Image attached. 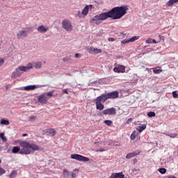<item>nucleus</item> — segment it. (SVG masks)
Instances as JSON below:
<instances>
[{"label": "nucleus", "instance_id": "obj_1", "mask_svg": "<svg viewBox=\"0 0 178 178\" xmlns=\"http://www.w3.org/2000/svg\"><path fill=\"white\" fill-rule=\"evenodd\" d=\"M129 10V6H121L120 7H114L110 11L102 13L99 15L100 22L106 20V19H112L113 20H118L122 19Z\"/></svg>", "mask_w": 178, "mask_h": 178}, {"label": "nucleus", "instance_id": "obj_2", "mask_svg": "<svg viewBox=\"0 0 178 178\" xmlns=\"http://www.w3.org/2000/svg\"><path fill=\"white\" fill-rule=\"evenodd\" d=\"M106 101V99H104V97H102V95H100L97 97L96 99H94L93 102L96 104V109H97V111L104 110V108H105V106H104V104H102V102H105Z\"/></svg>", "mask_w": 178, "mask_h": 178}, {"label": "nucleus", "instance_id": "obj_3", "mask_svg": "<svg viewBox=\"0 0 178 178\" xmlns=\"http://www.w3.org/2000/svg\"><path fill=\"white\" fill-rule=\"evenodd\" d=\"M21 147H22L23 148L21 149V150L19 151V154L25 155H29V154H31L30 143L27 142H23L21 143Z\"/></svg>", "mask_w": 178, "mask_h": 178}, {"label": "nucleus", "instance_id": "obj_4", "mask_svg": "<svg viewBox=\"0 0 178 178\" xmlns=\"http://www.w3.org/2000/svg\"><path fill=\"white\" fill-rule=\"evenodd\" d=\"M102 96L103 99H105L106 101L108 99H115V98H119V92L113 91L107 94H103Z\"/></svg>", "mask_w": 178, "mask_h": 178}, {"label": "nucleus", "instance_id": "obj_5", "mask_svg": "<svg viewBox=\"0 0 178 178\" xmlns=\"http://www.w3.org/2000/svg\"><path fill=\"white\" fill-rule=\"evenodd\" d=\"M62 27L65 30V31H73V24H72V22L69 19H64L62 22Z\"/></svg>", "mask_w": 178, "mask_h": 178}, {"label": "nucleus", "instance_id": "obj_6", "mask_svg": "<svg viewBox=\"0 0 178 178\" xmlns=\"http://www.w3.org/2000/svg\"><path fill=\"white\" fill-rule=\"evenodd\" d=\"M72 159H75L76 161H79V162H88L90 159L80 154H72Z\"/></svg>", "mask_w": 178, "mask_h": 178}, {"label": "nucleus", "instance_id": "obj_7", "mask_svg": "<svg viewBox=\"0 0 178 178\" xmlns=\"http://www.w3.org/2000/svg\"><path fill=\"white\" fill-rule=\"evenodd\" d=\"M63 176L65 178H76L77 177V172H69L67 169H64Z\"/></svg>", "mask_w": 178, "mask_h": 178}, {"label": "nucleus", "instance_id": "obj_8", "mask_svg": "<svg viewBox=\"0 0 178 178\" xmlns=\"http://www.w3.org/2000/svg\"><path fill=\"white\" fill-rule=\"evenodd\" d=\"M49 99V97H47V95H45V93L38 96V101L40 104H47Z\"/></svg>", "mask_w": 178, "mask_h": 178}, {"label": "nucleus", "instance_id": "obj_9", "mask_svg": "<svg viewBox=\"0 0 178 178\" xmlns=\"http://www.w3.org/2000/svg\"><path fill=\"white\" fill-rule=\"evenodd\" d=\"M103 115H116V108L112 107L102 111Z\"/></svg>", "mask_w": 178, "mask_h": 178}, {"label": "nucleus", "instance_id": "obj_10", "mask_svg": "<svg viewBox=\"0 0 178 178\" xmlns=\"http://www.w3.org/2000/svg\"><path fill=\"white\" fill-rule=\"evenodd\" d=\"M27 35V31L23 30L19 31L18 33H17V37L18 40H21V38H26Z\"/></svg>", "mask_w": 178, "mask_h": 178}, {"label": "nucleus", "instance_id": "obj_11", "mask_svg": "<svg viewBox=\"0 0 178 178\" xmlns=\"http://www.w3.org/2000/svg\"><path fill=\"white\" fill-rule=\"evenodd\" d=\"M48 30H49V28L44 25H40L37 28V31H38V33H41L42 34L47 33Z\"/></svg>", "mask_w": 178, "mask_h": 178}, {"label": "nucleus", "instance_id": "obj_12", "mask_svg": "<svg viewBox=\"0 0 178 178\" xmlns=\"http://www.w3.org/2000/svg\"><path fill=\"white\" fill-rule=\"evenodd\" d=\"M126 67L124 65H119L118 67H114L113 70L115 73H124L126 72Z\"/></svg>", "mask_w": 178, "mask_h": 178}, {"label": "nucleus", "instance_id": "obj_13", "mask_svg": "<svg viewBox=\"0 0 178 178\" xmlns=\"http://www.w3.org/2000/svg\"><path fill=\"white\" fill-rule=\"evenodd\" d=\"M140 37L138 36H134L129 39H124L121 42L122 44H127L128 42H134V41L138 40Z\"/></svg>", "mask_w": 178, "mask_h": 178}, {"label": "nucleus", "instance_id": "obj_14", "mask_svg": "<svg viewBox=\"0 0 178 178\" xmlns=\"http://www.w3.org/2000/svg\"><path fill=\"white\" fill-rule=\"evenodd\" d=\"M140 151L136 150L134 152L128 153L126 156L127 159H131V158H134V156H137V155L140 154Z\"/></svg>", "mask_w": 178, "mask_h": 178}, {"label": "nucleus", "instance_id": "obj_15", "mask_svg": "<svg viewBox=\"0 0 178 178\" xmlns=\"http://www.w3.org/2000/svg\"><path fill=\"white\" fill-rule=\"evenodd\" d=\"M38 87L36 85H29L24 87V91H34Z\"/></svg>", "mask_w": 178, "mask_h": 178}, {"label": "nucleus", "instance_id": "obj_16", "mask_svg": "<svg viewBox=\"0 0 178 178\" xmlns=\"http://www.w3.org/2000/svg\"><path fill=\"white\" fill-rule=\"evenodd\" d=\"M91 8H92V5L86 6L82 10V15H83V16H87V15H88V10H90Z\"/></svg>", "mask_w": 178, "mask_h": 178}, {"label": "nucleus", "instance_id": "obj_17", "mask_svg": "<svg viewBox=\"0 0 178 178\" xmlns=\"http://www.w3.org/2000/svg\"><path fill=\"white\" fill-rule=\"evenodd\" d=\"M92 23H95V24H101L102 22L99 18V15H96L92 18Z\"/></svg>", "mask_w": 178, "mask_h": 178}, {"label": "nucleus", "instance_id": "obj_18", "mask_svg": "<svg viewBox=\"0 0 178 178\" xmlns=\"http://www.w3.org/2000/svg\"><path fill=\"white\" fill-rule=\"evenodd\" d=\"M46 133H47V136H50V137H54V136L56 134V131L52 129H47Z\"/></svg>", "mask_w": 178, "mask_h": 178}, {"label": "nucleus", "instance_id": "obj_19", "mask_svg": "<svg viewBox=\"0 0 178 178\" xmlns=\"http://www.w3.org/2000/svg\"><path fill=\"white\" fill-rule=\"evenodd\" d=\"M20 76H22V72H19V70H17V68L15 71L13 72L11 77L12 79H16V77Z\"/></svg>", "mask_w": 178, "mask_h": 178}, {"label": "nucleus", "instance_id": "obj_20", "mask_svg": "<svg viewBox=\"0 0 178 178\" xmlns=\"http://www.w3.org/2000/svg\"><path fill=\"white\" fill-rule=\"evenodd\" d=\"M0 124H3L4 126H9V124H10V122H9V120L2 118L0 120Z\"/></svg>", "mask_w": 178, "mask_h": 178}, {"label": "nucleus", "instance_id": "obj_21", "mask_svg": "<svg viewBox=\"0 0 178 178\" xmlns=\"http://www.w3.org/2000/svg\"><path fill=\"white\" fill-rule=\"evenodd\" d=\"M146 127H147L146 124H143V125L138 127L136 130H138V131H139V133H141L143 130H145Z\"/></svg>", "mask_w": 178, "mask_h": 178}, {"label": "nucleus", "instance_id": "obj_22", "mask_svg": "<svg viewBox=\"0 0 178 178\" xmlns=\"http://www.w3.org/2000/svg\"><path fill=\"white\" fill-rule=\"evenodd\" d=\"M35 69H41L42 67V63L38 61L35 63V65H33Z\"/></svg>", "mask_w": 178, "mask_h": 178}, {"label": "nucleus", "instance_id": "obj_23", "mask_svg": "<svg viewBox=\"0 0 178 178\" xmlns=\"http://www.w3.org/2000/svg\"><path fill=\"white\" fill-rule=\"evenodd\" d=\"M20 151H22V149H20V147L17 146L14 147L12 149L13 154H17V152L20 153Z\"/></svg>", "mask_w": 178, "mask_h": 178}, {"label": "nucleus", "instance_id": "obj_24", "mask_svg": "<svg viewBox=\"0 0 178 178\" xmlns=\"http://www.w3.org/2000/svg\"><path fill=\"white\" fill-rule=\"evenodd\" d=\"M178 0H170L167 2L168 6H172V5H175V3H177Z\"/></svg>", "mask_w": 178, "mask_h": 178}, {"label": "nucleus", "instance_id": "obj_25", "mask_svg": "<svg viewBox=\"0 0 178 178\" xmlns=\"http://www.w3.org/2000/svg\"><path fill=\"white\" fill-rule=\"evenodd\" d=\"M17 70H18V72H27V67L26 66H19Z\"/></svg>", "mask_w": 178, "mask_h": 178}, {"label": "nucleus", "instance_id": "obj_26", "mask_svg": "<svg viewBox=\"0 0 178 178\" xmlns=\"http://www.w3.org/2000/svg\"><path fill=\"white\" fill-rule=\"evenodd\" d=\"M31 151H38V145L34 144H30Z\"/></svg>", "mask_w": 178, "mask_h": 178}, {"label": "nucleus", "instance_id": "obj_27", "mask_svg": "<svg viewBox=\"0 0 178 178\" xmlns=\"http://www.w3.org/2000/svg\"><path fill=\"white\" fill-rule=\"evenodd\" d=\"M102 52V49L94 48L93 49V54L94 55H97V54H101Z\"/></svg>", "mask_w": 178, "mask_h": 178}, {"label": "nucleus", "instance_id": "obj_28", "mask_svg": "<svg viewBox=\"0 0 178 178\" xmlns=\"http://www.w3.org/2000/svg\"><path fill=\"white\" fill-rule=\"evenodd\" d=\"M154 73H155V74H159V73H161V72H162V70L159 69V68H154L153 70Z\"/></svg>", "mask_w": 178, "mask_h": 178}, {"label": "nucleus", "instance_id": "obj_29", "mask_svg": "<svg viewBox=\"0 0 178 178\" xmlns=\"http://www.w3.org/2000/svg\"><path fill=\"white\" fill-rule=\"evenodd\" d=\"M17 175V173L16 172V171H13V172L10 174L9 177H10V178H15V177H16Z\"/></svg>", "mask_w": 178, "mask_h": 178}, {"label": "nucleus", "instance_id": "obj_30", "mask_svg": "<svg viewBox=\"0 0 178 178\" xmlns=\"http://www.w3.org/2000/svg\"><path fill=\"white\" fill-rule=\"evenodd\" d=\"M112 123L113 122L111 120H104V124H106L107 126H111Z\"/></svg>", "mask_w": 178, "mask_h": 178}, {"label": "nucleus", "instance_id": "obj_31", "mask_svg": "<svg viewBox=\"0 0 178 178\" xmlns=\"http://www.w3.org/2000/svg\"><path fill=\"white\" fill-rule=\"evenodd\" d=\"M147 116L149 118H154L155 116V112L150 111V112L147 113Z\"/></svg>", "mask_w": 178, "mask_h": 178}, {"label": "nucleus", "instance_id": "obj_32", "mask_svg": "<svg viewBox=\"0 0 178 178\" xmlns=\"http://www.w3.org/2000/svg\"><path fill=\"white\" fill-rule=\"evenodd\" d=\"M0 138L2 139L3 141H6V137H5V134L1 133L0 134Z\"/></svg>", "mask_w": 178, "mask_h": 178}, {"label": "nucleus", "instance_id": "obj_33", "mask_svg": "<svg viewBox=\"0 0 178 178\" xmlns=\"http://www.w3.org/2000/svg\"><path fill=\"white\" fill-rule=\"evenodd\" d=\"M159 172L161 175H165V173H166V169L165 168H159Z\"/></svg>", "mask_w": 178, "mask_h": 178}, {"label": "nucleus", "instance_id": "obj_34", "mask_svg": "<svg viewBox=\"0 0 178 178\" xmlns=\"http://www.w3.org/2000/svg\"><path fill=\"white\" fill-rule=\"evenodd\" d=\"M5 173H6V170L0 167V176H2V175H5Z\"/></svg>", "mask_w": 178, "mask_h": 178}, {"label": "nucleus", "instance_id": "obj_35", "mask_svg": "<svg viewBox=\"0 0 178 178\" xmlns=\"http://www.w3.org/2000/svg\"><path fill=\"white\" fill-rule=\"evenodd\" d=\"M87 51H88L89 54H93V52H94V47H87Z\"/></svg>", "mask_w": 178, "mask_h": 178}, {"label": "nucleus", "instance_id": "obj_36", "mask_svg": "<svg viewBox=\"0 0 178 178\" xmlns=\"http://www.w3.org/2000/svg\"><path fill=\"white\" fill-rule=\"evenodd\" d=\"M168 136L171 138H175V137H177V134H168Z\"/></svg>", "mask_w": 178, "mask_h": 178}, {"label": "nucleus", "instance_id": "obj_37", "mask_svg": "<svg viewBox=\"0 0 178 178\" xmlns=\"http://www.w3.org/2000/svg\"><path fill=\"white\" fill-rule=\"evenodd\" d=\"M26 70H29L30 69H33V64L31 63H29L27 66H26Z\"/></svg>", "mask_w": 178, "mask_h": 178}, {"label": "nucleus", "instance_id": "obj_38", "mask_svg": "<svg viewBox=\"0 0 178 178\" xmlns=\"http://www.w3.org/2000/svg\"><path fill=\"white\" fill-rule=\"evenodd\" d=\"M172 95L173 98H178V94L176 91H173L172 92Z\"/></svg>", "mask_w": 178, "mask_h": 178}, {"label": "nucleus", "instance_id": "obj_39", "mask_svg": "<svg viewBox=\"0 0 178 178\" xmlns=\"http://www.w3.org/2000/svg\"><path fill=\"white\" fill-rule=\"evenodd\" d=\"M45 95H47V98H49L54 95V93L52 92H48Z\"/></svg>", "mask_w": 178, "mask_h": 178}, {"label": "nucleus", "instance_id": "obj_40", "mask_svg": "<svg viewBox=\"0 0 178 178\" xmlns=\"http://www.w3.org/2000/svg\"><path fill=\"white\" fill-rule=\"evenodd\" d=\"M146 44H152V39L149 38L146 40Z\"/></svg>", "mask_w": 178, "mask_h": 178}, {"label": "nucleus", "instance_id": "obj_41", "mask_svg": "<svg viewBox=\"0 0 178 178\" xmlns=\"http://www.w3.org/2000/svg\"><path fill=\"white\" fill-rule=\"evenodd\" d=\"M130 138L131 140H136V134H134V133L131 134Z\"/></svg>", "mask_w": 178, "mask_h": 178}, {"label": "nucleus", "instance_id": "obj_42", "mask_svg": "<svg viewBox=\"0 0 178 178\" xmlns=\"http://www.w3.org/2000/svg\"><path fill=\"white\" fill-rule=\"evenodd\" d=\"M68 60H70V58H69V57H65L63 58V62H67Z\"/></svg>", "mask_w": 178, "mask_h": 178}, {"label": "nucleus", "instance_id": "obj_43", "mask_svg": "<svg viewBox=\"0 0 178 178\" xmlns=\"http://www.w3.org/2000/svg\"><path fill=\"white\" fill-rule=\"evenodd\" d=\"M76 16L78 17H81V16H83L82 12L81 13L80 11H78Z\"/></svg>", "mask_w": 178, "mask_h": 178}, {"label": "nucleus", "instance_id": "obj_44", "mask_svg": "<svg viewBox=\"0 0 178 178\" xmlns=\"http://www.w3.org/2000/svg\"><path fill=\"white\" fill-rule=\"evenodd\" d=\"M29 120L31 122L32 120H35V116L32 115L29 118Z\"/></svg>", "mask_w": 178, "mask_h": 178}, {"label": "nucleus", "instance_id": "obj_45", "mask_svg": "<svg viewBox=\"0 0 178 178\" xmlns=\"http://www.w3.org/2000/svg\"><path fill=\"white\" fill-rule=\"evenodd\" d=\"M4 63H5V60L2 58H0V66H2V65H3Z\"/></svg>", "mask_w": 178, "mask_h": 178}, {"label": "nucleus", "instance_id": "obj_46", "mask_svg": "<svg viewBox=\"0 0 178 178\" xmlns=\"http://www.w3.org/2000/svg\"><path fill=\"white\" fill-rule=\"evenodd\" d=\"M108 41H110L111 42H113V41H115V38H108Z\"/></svg>", "mask_w": 178, "mask_h": 178}, {"label": "nucleus", "instance_id": "obj_47", "mask_svg": "<svg viewBox=\"0 0 178 178\" xmlns=\"http://www.w3.org/2000/svg\"><path fill=\"white\" fill-rule=\"evenodd\" d=\"M75 58H81V54H75Z\"/></svg>", "mask_w": 178, "mask_h": 178}, {"label": "nucleus", "instance_id": "obj_48", "mask_svg": "<svg viewBox=\"0 0 178 178\" xmlns=\"http://www.w3.org/2000/svg\"><path fill=\"white\" fill-rule=\"evenodd\" d=\"M131 120H133V118H129V119L127 120V124L130 123V122H131Z\"/></svg>", "mask_w": 178, "mask_h": 178}, {"label": "nucleus", "instance_id": "obj_49", "mask_svg": "<svg viewBox=\"0 0 178 178\" xmlns=\"http://www.w3.org/2000/svg\"><path fill=\"white\" fill-rule=\"evenodd\" d=\"M63 92H64V94H68L67 89L63 90Z\"/></svg>", "mask_w": 178, "mask_h": 178}, {"label": "nucleus", "instance_id": "obj_50", "mask_svg": "<svg viewBox=\"0 0 178 178\" xmlns=\"http://www.w3.org/2000/svg\"><path fill=\"white\" fill-rule=\"evenodd\" d=\"M152 42L153 44H157L156 40H155L154 39H152Z\"/></svg>", "mask_w": 178, "mask_h": 178}, {"label": "nucleus", "instance_id": "obj_51", "mask_svg": "<svg viewBox=\"0 0 178 178\" xmlns=\"http://www.w3.org/2000/svg\"><path fill=\"white\" fill-rule=\"evenodd\" d=\"M115 147H120V144H114Z\"/></svg>", "mask_w": 178, "mask_h": 178}, {"label": "nucleus", "instance_id": "obj_52", "mask_svg": "<svg viewBox=\"0 0 178 178\" xmlns=\"http://www.w3.org/2000/svg\"><path fill=\"white\" fill-rule=\"evenodd\" d=\"M104 150L100 149V150H96V152H103Z\"/></svg>", "mask_w": 178, "mask_h": 178}, {"label": "nucleus", "instance_id": "obj_53", "mask_svg": "<svg viewBox=\"0 0 178 178\" xmlns=\"http://www.w3.org/2000/svg\"><path fill=\"white\" fill-rule=\"evenodd\" d=\"M27 136H28L27 134H24L22 135L23 137H27Z\"/></svg>", "mask_w": 178, "mask_h": 178}, {"label": "nucleus", "instance_id": "obj_54", "mask_svg": "<svg viewBox=\"0 0 178 178\" xmlns=\"http://www.w3.org/2000/svg\"><path fill=\"white\" fill-rule=\"evenodd\" d=\"M159 37L161 38V40H163V38H165L163 36L159 35Z\"/></svg>", "mask_w": 178, "mask_h": 178}, {"label": "nucleus", "instance_id": "obj_55", "mask_svg": "<svg viewBox=\"0 0 178 178\" xmlns=\"http://www.w3.org/2000/svg\"><path fill=\"white\" fill-rule=\"evenodd\" d=\"M3 149V147L0 146V151H2Z\"/></svg>", "mask_w": 178, "mask_h": 178}, {"label": "nucleus", "instance_id": "obj_56", "mask_svg": "<svg viewBox=\"0 0 178 178\" xmlns=\"http://www.w3.org/2000/svg\"><path fill=\"white\" fill-rule=\"evenodd\" d=\"M171 178H176V177L171 175Z\"/></svg>", "mask_w": 178, "mask_h": 178}, {"label": "nucleus", "instance_id": "obj_57", "mask_svg": "<svg viewBox=\"0 0 178 178\" xmlns=\"http://www.w3.org/2000/svg\"><path fill=\"white\" fill-rule=\"evenodd\" d=\"M74 172H79V170H77V169H75V170H74Z\"/></svg>", "mask_w": 178, "mask_h": 178}, {"label": "nucleus", "instance_id": "obj_58", "mask_svg": "<svg viewBox=\"0 0 178 178\" xmlns=\"http://www.w3.org/2000/svg\"><path fill=\"white\" fill-rule=\"evenodd\" d=\"M134 161H135V162H136V161H137L136 159H134Z\"/></svg>", "mask_w": 178, "mask_h": 178}, {"label": "nucleus", "instance_id": "obj_59", "mask_svg": "<svg viewBox=\"0 0 178 178\" xmlns=\"http://www.w3.org/2000/svg\"><path fill=\"white\" fill-rule=\"evenodd\" d=\"M134 161H135V162H136V161H137L136 159H134Z\"/></svg>", "mask_w": 178, "mask_h": 178}, {"label": "nucleus", "instance_id": "obj_60", "mask_svg": "<svg viewBox=\"0 0 178 178\" xmlns=\"http://www.w3.org/2000/svg\"><path fill=\"white\" fill-rule=\"evenodd\" d=\"M1 159H0V163H1Z\"/></svg>", "mask_w": 178, "mask_h": 178}]
</instances>
